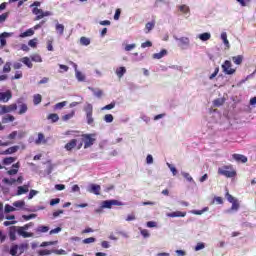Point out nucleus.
Returning a JSON list of instances; mask_svg holds the SVG:
<instances>
[{
	"label": "nucleus",
	"mask_w": 256,
	"mask_h": 256,
	"mask_svg": "<svg viewBox=\"0 0 256 256\" xmlns=\"http://www.w3.org/2000/svg\"><path fill=\"white\" fill-rule=\"evenodd\" d=\"M209 39H211V33H209V32H204L199 35L200 41H209Z\"/></svg>",
	"instance_id": "nucleus-23"
},
{
	"label": "nucleus",
	"mask_w": 256,
	"mask_h": 256,
	"mask_svg": "<svg viewBox=\"0 0 256 256\" xmlns=\"http://www.w3.org/2000/svg\"><path fill=\"white\" fill-rule=\"evenodd\" d=\"M55 189H56V191H64L65 185L64 184H56Z\"/></svg>",
	"instance_id": "nucleus-64"
},
{
	"label": "nucleus",
	"mask_w": 256,
	"mask_h": 256,
	"mask_svg": "<svg viewBox=\"0 0 256 256\" xmlns=\"http://www.w3.org/2000/svg\"><path fill=\"white\" fill-rule=\"evenodd\" d=\"M88 191L89 193H93L94 195H101V185L91 184Z\"/></svg>",
	"instance_id": "nucleus-9"
},
{
	"label": "nucleus",
	"mask_w": 256,
	"mask_h": 256,
	"mask_svg": "<svg viewBox=\"0 0 256 256\" xmlns=\"http://www.w3.org/2000/svg\"><path fill=\"white\" fill-rule=\"evenodd\" d=\"M221 39L226 47H229V40L227 39V32L221 33Z\"/></svg>",
	"instance_id": "nucleus-35"
},
{
	"label": "nucleus",
	"mask_w": 256,
	"mask_h": 256,
	"mask_svg": "<svg viewBox=\"0 0 256 256\" xmlns=\"http://www.w3.org/2000/svg\"><path fill=\"white\" fill-rule=\"evenodd\" d=\"M142 49H145L147 47H153V43L151 41H146L141 44Z\"/></svg>",
	"instance_id": "nucleus-56"
},
{
	"label": "nucleus",
	"mask_w": 256,
	"mask_h": 256,
	"mask_svg": "<svg viewBox=\"0 0 256 256\" xmlns=\"http://www.w3.org/2000/svg\"><path fill=\"white\" fill-rule=\"evenodd\" d=\"M51 245H57V241L42 242L40 247H49Z\"/></svg>",
	"instance_id": "nucleus-46"
},
{
	"label": "nucleus",
	"mask_w": 256,
	"mask_h": 256,
	"mask_svg": "<svg viewBox=\"0 0 256 256\" xmlns=\"http://www.w3.org/2000/svg\"><path fill=\"white\" fill-rule=\"evenodd\" d=\"M28 107H27V104H25V103H22L21 105H20V109H19V112H18V115H24V113L26 112V111H28Z\"/></svg>",
	"instance_id": "nucleus-33"
},
{
	"label": "nucleus",
	"mask_w": 256,
	"mask_h": 256,
	"mask_svg": "<svg viewBox=\"0 0 256 256\" xmlns=\"http://www.w3.org/2000/svg\"><path fill=\"white\" fill-rule=\"evenodd\" d=\"M28 45L29 47H33V49H35L37 47V38L29 40Z\"/></svg>",
	"instance_id": "nucleus-49"
},
{
	"label": "nucleus",
	"mask_w": 256,
	"mask_h": 256,
	"mask_svg": "<svg viewBox=\"0 0 256 256\" xmlns=\"http://www.w3.org/2000/svg\"><path fill=\"white\" fill-rule=\"evenodd\" d=\"M47 119L51 121V123H57V121H59V115L52 113L47 116Z\"/></svg>",
	"instance_id": "nucleus-24"
},
{
	"label": "nucleus",
	"mask_w": 256,
	"mask_h": 256,
	"mask_svg": "<svg viewBox=\"0 0 256 256\" xmlns=\"http://www.w3.org/2000/svg\"><path fill=\"white\" fill-rule=\"evenodd\" d=\"M232 61L235 65H241L243 63V55L233 56Z\"/></svg>",
	"instance_id": "nucleus-22"
},
{
	"label": "nucleus",
	"mask_w": 256,
	"mask_h": 256,
	"mask_svg": "<svg viewBox=\"0 0 256 256\" xmlns=\"http://www.w3.org/2000/svg\"><path fill=\"white\" fill-rule=\"evenodd\" d=\"M23 253V246L14 245L10 249V255L12 256H19Z\"/></svg>",
	"instance_id": "nucleus-8"
},
{
	"label": "nucleus",
	"mask_w": 256,
	"mask_h": 256,
	"mask_svg": "<svg viewBox=\"0 0 256 256\" xmlns=\"http://www.w3.org/2000/svg\"><path fill=\"white\" fill-rule=\"evenodd\" d=\"M82 147L83 142L77 144V139H72L65 144L64 149H66V151H71L72 149H77L79 151V149H81Z\"/></svg>",
	"instance_id": "nucleus-5"
},
{
	"label": "nucleus",
	"mask_w": 256,
	"mask_h": 256,
	"mask_svg": "<svg viewBox=\"0 0 256 256\" xmlns=\"http://www.w3.org/2000/svg\"><path fill=\"white\" fill-rule=\"evenodd\" d=\"M205 211H209V208L208 207H205L204 209L202 210H192L191 213L193 215H203L205 213Z\"/></svg>",
	"instance_id": "nucleus-38"
},
{
	"label": "nucleus",
	"mask_w": 256,
	"mask_h": 256,
	"mask_svg": "<svg viewBox=\"0 0 256 256\" xmlns=\"http://www.w3.org/2000/svg\"><path fill=\"white\" fill-rule=\"evenodd\" d=\"M56 31L59 33V35H63L65 33V26L63 24H56Z\"/></svg>",
	"instance_id": "nucleus-31"
},
{
	"label": "nucleus",
	"mask_w": 256,
	"mask_h": 256,
	"mask_svg": "<svg viewBox=\"0 0 256 256\" xmlns=\"http://www.w3.org/2000/svg\"><path fill=\"white\" fill-rule=\"evenodd\" d=\"M83 243H85L86 245H89V243H95V238L93 237L86 238L83 240Z\"/></svg>",
	"instance_id": "nucleus-63"
},
{
	"label": "nucleus",
	"mask_w": 256,
	"mask_h": 256,
	"mask_svg": "<svg viewBox=\"0 0 256 256\" xmlns=\"http://www.w3.org/2000/svg\"><path fill=\"white\" fill-rule=\"evenodd\" d=\"M113 205L119 206L121 205V202H119V200H105L102 202V209H111V207H113Z\"/></svg>",
	"instance_id": "nucleus-7"
},
{
	"label": "nucleus",
	"mask_w": 256,
	"mask_h": 256,
	"mask_svg": "<svg viewBox=\"0 0 256 256\" xmlns=\"http://www.w3.org/2000/svg\"><path fill=\"white\" fill-rule=\"evenodd\" d=\"M13 211H16L15 207H13L9 204L5 205V207H4V212L5 213H12Z\"/></svg>",
	"instance_id": "nucleus-42"
},
{
	"label": "nucleus",
	"mask_w": 256,
	"mask_h": 256,
	"mask_svg": "<svg viewBox=\"0 0 256 256\" xmlns=\"http://www.w3.org/2000/svg\"><path fill=\"white\" fill-rule=\"evenodd\" d=\"M36 231L37 233H47L49 231V226H38Z\"/></svg>",
	"instance_id": "nucleus-37"
},
{
	"label": "nucleus",
	"mask_w": 256,
	"mask_h": 256,
	"mask_svg": "<svg viewBox=\"0 0 256 256\" xmlns=\"http://www.w3.org/2000/svg\"><path fill=\"white\" fill-rule=\"evenodd\" d=\"M75 116V110H72L71 113L66 114L62 117L63 121H69V119H72V117Z\"/></svg>",
	"instance_id": "nucleus-41"
},
{
	"label": "nucleus",
	"mask_w": 256,
	"mask_h": 256,
	"mask_svg": "<svg viewBox=\"0 0 256 256\" xmlns=\"http://www.w3.org/2000/svg\"><path fill=\"white\" fill-rule=\"evenodd\" d=\"M11 97H13V95L11 94V91L0 93V101H2L3 103H7V101H9Z\"/></svg>",
	"instance_id": "nucleus-11"
},
{
	"label": "nucleus",
	"mask_w": 256,
	"mask_h": 256,
	"mask_svg": "<svg viewBox=\"0 0 256 256\" xmlns=\"http://www.w3.org/2000/svg\"><path fill=\"white\" fill-rule=\"evenodd\" d=\"M25 193H29V186H19L16 195H25Z\"/></svg>",
	"instance_id": "nucleus-15"
},
{
	"label": "nucleus",
	"mask_w": 256,
	"mask_h": 256,
	"mask_svg": "<svg viewBox=\"0 0 256 256\" xmlns=\"http://www.w3.org/2000/svg\"><path fill=\"white\" fill-rule=\"evenodd\" d=\"M167 166L169 167L170 171L172 172L173 175H177V168L175 166L167 163Z\"/></svg>",
	"instance_id": "nucleus-61"
},
{
	"label": "nucleus",
	"mask_w": 256,
	"mask_h": 256,
	"mask_svg": "<svg viewBox=\"0 0 256 256\" xmlns=\"http://www.w3.org/2000/svg\"><path fill=\"white\" fill-rule=\"evenodd\" d=\"M126 73L127 69L123 66L116 69V75L117 77H119V79H121V77H123V75H125Z\"/></svg>",
	"instance_id": "nucleus-19"
},
{
	"label": "nucleus",
	"mask_w": 256,
	"mask_h": 256,
	"mask_svg": "<svg viewBox=\"0 0 256 256\" xmlns=\"http://www.w3.org/2000/svg\"><path fill=\"white\" fill-rule=\"evenodd\" d=\"M20 62L26 65L28 69H33V63L31 62V59L29 57H23L20 59Z\"/></svg>",
	"instance_id": "nucleus-16"
},
{
	"label": "nucleus",
	"mask_w": 256,
	"mask_h": 256,
	"mask_svg": "<svg viewBox=\"0 0 256 256\" xmlns=\"http://www.w3.org/2000/svg\"><path fill=\"white\" fill-rule=\"evenodd\" d=\"M19 151V146H12L5 151L1 152V155H13V153H17Z\"/></svg>",
	"instance_id": "nucleus-12"
},
{
	"label": "nucleus",
	"mask_w": 256,
	"mask_h": 256,
	"mask_svg": "<svg viewBox=\"0 0 256 256\" xmlns=\"http://www.w3.org/2000/svg\"><path fill=\"white\" fill-rule=\"evenodd\" d=\"M33 15H36V17H39V15H43V10L39 9L38 7H34L32 9Z\"/></svg>",
	"instance_id": "nucleus-44"
},
{
	"label": "nucleus",
	"mask_w": 256,
	"mask_h": 256,
	"mask_svg": "<svg viewBox=\"0 0 256 256\" xmlns=\"http://www.w3.org/2000/svg\"><path fill=\"white\" fill-rule=\"evenodd\" d=\"M41 101H43V97L41 96V94L34 95V97H33L34 105H39V103H41Z\"/></svg>",
	"instance_id": "nucleus-30"
},
{
	"label": "nucleus",
	"mask_w": 256,
	"mask_h": 256,
	"mask_svg": "<svg viewBox=\"0 0 256 256\" xmlns=\"http://www.w3.org/2000/svg\"><path fill=\"white\" fill-rule=\"evenodd\" d=\"M32 35H35V30L33 28H30L26 30L25 32L20 34V37L25 38V37H32Z\"/></svg>",
	"instance_id": "nucleus-20"
},
{
	"label": "nucleus",
	"mask_w": 256,
	"mask_h": 256,
	"mask_svg": "<svg viewBox=\"0 0 256 256\" xmlns=\"http://www.w3.org/2000/svg\"><path fill=\"white\" fill-rule=\"evenodd\" d=\"M187 212L175 211L167 214V217H185Z\"/></svg>",
	"instance_id": "nucleus-17"
},
{
	"label": "nucleus",
	"mask_w": 256,
	"mask_h": 256,
	"mask_svg": "<svg viewBox=\"0 0 256 256\" xmlns=\"http://www.w3.org/2000/svg\"><path fill=\"white\" fill-rule=\"evenodd\" d=\"M2 182H4L6 185H14V183H17V180L12 178L9 180V178H4L2 180Z\"/></svg>",
	"instance_id": "nucleus-43"
},
{
	"label": "nucleus",
	"mask_w": 256,
	"mask_h": 256,
	"mask_svg": "<svg viewBox=\"0 0 256 256\" xmlns=\"http://www.w3.org/2000/svg\"><path fill=\"white\" fill-rule=\"evenodd\" d=\"M218 175H222L227 179H233V177H237V170L233 168V165H224L218 168Z\"/></svg>",
	"instance_id": "nucleus-1"
},
{
	"label": "nucleus",
	"mask_w": 256,
	"mask_h": 256,
	"mask_svg": "<svg viewBox=\"0 0 256 256\" xmlns=\"http://www.w3.org/2000/svg\"><path fill=\"white\" fill-rule=\"evenodd\" d=\"M41 143H47L45 135L43 133H38V139L35 140L36 145H41Z\"/></svg>",
	"instance_id": "nucleus-18"
},
{
	"label": "nucleus",
	"mask_w": 256,
	"mask_h": 256,
	"mask_svg": "<svg viewBox=\"0 0 256 256\" xmlns=\"http://www.w3.org/2000/svg\"><path fill=\"white\" fill-rule=\"evenodd\" d=\"M13 207H16V209H23L25 207V201L18 200L13 203Z\"/></svg>",
	"instance_id": "nucleus-28"
},
{
	"label": "nucleus",
	"mask_w": 256,
	"mask_h": 256,
	"mask_svg": "<svg viewBox=\"0 0 256 256\" xmlns=\"http://www.w3.org/2000/svg\"><path fill=\"white\" fill-rule=\"evenodd\" d=\"M154 28H155V21L148 22L145 25L146 33H149L150 31H153Z\"/></svg>",
	"instance_id": "nucleus-27"
},
{
	"label": "nucleus",
	"mask_w": 256,
	"mask_h": 256,
	"mask_svg": "<svg viewBox=\"0 0 256 256\" xmlns=\"http://www.w3.org/2000/svg\"><path fill=\"white\" fill-rule=\"evenodd\" d=\"M17 111V104L3 105L0 107V115H5V113H13Z\"/></svg>",
	"instance_id": "nucleus-6"
},
{
	"label": "nucleus",
	"mask_w": 256,
	"mask_h": 256,
	"mask_svg": "<svg viewBox=\"0 0 256 256\" xmlns=\"http://www.w3.org/2000/svg\"><path fill=\"white\" fill-rule=\"evenodd\" d=\"M115 105H116V103H115V101H113V102H111L110 104L104 106V107L102 108V110H103V111H111V109H115Z\"/></svg>",
	"instance_id": "nucleus-39"
},
{
	"label": "nucleus",
	"mask_w": 256,
	"mask_h": 256,
	"mask_svg": "<svg viewBox=\"0 0 256 256\" xmlns=\"http://www.w3.org/2000/svg\"><path fill=\"white\" fill-rule=\"evenodd\" d=\"M31 61H34L35 63H42L43 58H41V55L39 54H34L31 56Z\"/></svg>",
	"instance_id": "nucleus-32"
},
{
	"label": "nucleus",
	"mask_w": 256,
	"mask_h": 256,
	"mask_svg": "<svg viewBox=\"0 0 256 256\" xmlns=\"http://www.w3.org/2000/svg\"><path fill=\"white\" fill-rule=\"evenodd\" d=\"M76 78L78 79V81H85V75H83V73L76 71Z\"/></svg>",
	"instance_id": "nucleus-53"
},
{
	"label": "nucleus",
	"mask_w": 256,
	"mask_h": 256,
	"mask_svg": "<svg viewBox=\"0 0 256 256\" xmlns=\"http://www.w3.org/2000/svg\"><path fill=\"white\" fill-rule=\"evenodd\" d=\"M119 17H121V9H116L115 14H114V20L119 21Z\"/></svg>",
	"instance_id": "nucleus-58"
},
{
	"label": "nucleus",
	"mask_w": 256,
	"mask_h": 256,
	"mask_svg": "<svg viewBox=\"0 0 256 256\" xmlns=\"http://www.w3.org/2000/svg\"><path fill=\"white\" fill-rule=\"evenodd\" d=\"M51 253H53V250L45 249V250H39L38 251V255H40V256L51 255Z\"/></svg>",
	"instance_id": "nucleus-45"
},
{
	"label": "nucleus",
	"mask_w": 256,
	"mask_h": 256,
	"mask_svg": "<svg viewBox=\"0 0 256 256\" xmlns=\"http://www.w3.org/2000/svg\"><path fill=\"white\" fill-rule=\"evenodd\" d=\"M84 111L86 113L87 124L93 125V123H95V120L93 119V105L87 104L84 107Z\"/></svg>",
	"instance_id": "nucleus-4"
},
{
	"label": "nucleus",
	"mask_w": 256,
	"mask_h": 256,
	"mask_svg": "<svg viewBox=\"0 0 256 256\" xmlns=\"http://www.w3.org/2000/svg\"><path fill=\"white\" fill-rule=\"evenodd\" d=\"M7 33L4 32L2 35H0V47H5V45H7V40L5 39V37H7Z\"/></svg>",
	"instance_id": "nucleus-29"
},
{
	"label": "nucleus",
	"mask_w": 256,
	"mask_h": 256,
	"mask_svg": "<svg viewBox=\"0 0 256 256\" xmlns=\"http://www.w3.org/2000/svg\"><path fill=\"white\" fill-rule=\"evenodd\" d=\"M7 17H9V12L0 15V23H5V21H7Z\"/></svg>",
	"instance_id": "nucleus-51"
},
{
	"label": "nucleus",
	"mask_w": 256,
	"mask_h": 256,
	"mask_svg": "<svg viewBox=\"0 0 256 256\" xmlns=\"http://www.w3.org/2000/svg\"><path fill=\"white\" fill-rule=\"evenodd\" d=\"M213 105H214V107H221V105H223V100H221V99H215L214 101H213Z\"/></svg>",
	"instance_id": "nucleus-55"
},
{
	"label": "nucleus",
	"mask_w": 256,
	"mask_h": 256,
	"mask_svg": "<svg viewBox=\"0 0 256 256\" xmlns=\"http://www.w3.org/2000/svg\"><path fill=\"white\" fill-rule=\"evenodd\" d=\"M232 159H234V161L237 163H247L248 161L247 156L242 154H233Z\"/></svg>",
	"instance_id": "nucleus-10"
},
{
	"label": "nucleus",
	"mask_w": 256,
	"mask_h": 256,
	"mask_svg": "<svg viewBox=\"0 0 256 256\" xmlns=\"http://www.w3.org/2000/svg\"><path fill=\"white\" fill-rule=\"evenodd\" d=\"M104 121H105L106 123H113V116H112L111 114H106V115L104 116Z\"/></svg>",
	"instance_id": "nucleus-48"
},
{
	"label": "nucleus",
	"mask_w": 256,
	"mask_h": 256,
	"mask_svg": "<svg viewBox=\"0 0 256 256\" xmlns=\"http://www.w3.org/2000/svg\"><path fill=\"white\" fill-rule=\"evenodd\" d=\"M95 134H82L81 135V143L83 146L84 143V149H89V147H92V145L95 144Z\"/></svg>",
	"instance_id": "nucleus-2"
},
{
	"label": "nucleus",
	"mask_w": 256,
	"mask_h": 256,
	"mask_svg": "<svg viewBox=\"0 0 256 256\" xmlns=\"http://www.w3.org/2000/svg\"><path fill=\"white\" fill-rule=\"evenodd\" d=\"M17 233L21 237H24V239H27V237H33V234L26 232L24 227H18Z\"/></svg>",
	"instance_id": "nucleus-13"
},
{
	"label": "nucleus",
	"mask_w": 256,
	"mask_h": 256,
	"mask_svg": "<svg viewBox=\"0 0 256 256\" xmlns=\"http://www.w3.org/2000/svg\"><path fill=\"white\" fill-rule=\"evenodd\" d=\"M179 11H181V13L187 14V13H189V6L181 5V6H179Z\"/></svg>",
	"instance_id": "nucleus-47"
},
{
	"label": "nucleus",
	"mask_w": 256,
	"mask_h": 256,
	"mask_svg": "<svg viewBox=\"0 0 256 256\" xmlns=\"http://www.w3.org/2000/svg\"><path fill=\"white\" fill-rule=\"evenodd\" d=\"M17 161V158L15 157H6L3 159L2 163L3 165H11L12 163H15Z\"/></svg>",
	"instance_id": "nucleus-21"
},
{
	"label": "nucleus",
	"mask_w": 256,
	"mask_h": 256,
	"mask_svg": "<svg viewBox=\"0 0 256 256\" xmlns=\"http://www.w3.org/2000/svg\"><path fill=\"white\" fill-rule=\"evenodd\" d=\"M182 176L189 181V183L193 182V177H191V174L187 172H182Z\"/></svg>",
	"instance_id": "nucleus-50"
},
{
	"label": "nucleus",
	"mask_w": 256,
	"mask_h": 256,
	"mask_svg": "<svg viewBox=\"0 0 256 256\" xmlns=\"http://www.w3.org/2000/svg\"><path fill=\"white\" fill-rule=\"evenodd\" d=\"M231 210L232 211H239V202L237 200L232 202Z\"/></svg>",
	"instance_id": "nucleus-54"
},
{
	"label": "nucleus",
	"mask_w": 256,
	"mask_h": 256,
	"mask_svg": "<svg viewBox=\"0 0 256 256\" xmlns=\"http://www.w3.org/2000/svg\"><path fill=\"white\" fill-rule=\"evenodd\" d=\"M3 73H11V62H6L3 66Z\"/></svg>",
	"instance_id": "nucleus-40"
},
{
	"label": "nucleus",
	"mask_w": 256,
	"mask_h": 256,
	"mask_svg": "<svg viewBox=\"0 0 256 256\" xmlns=\"http://www.w3.org/2000/svg\"><path fill=\"white\" fill-rule=\"evenodd\" d=\"M233 64H231V61L225 60L222 64V71L225 73V75H235L237 72V69L232 68Z\"/></svg>",
	"instance_id": "nucleus-3"
},
{
	"label": "nucleus",
	"mask_w": 256,
	"mask_h": 256,
	"mask_svg": "<svg viewBox=\"0 0 256 256\" xmlns=\"http://www.w3.org/2000/svg\"><path fill=\"white\" fill-rule=\"evenodd\" d=\"M65 105H67V101H63V102L57 103L55 105V109H63V107H65Z\"/></svg>",
	"instance_id": "nucleus-59"
},
{
	"label": "nucleus",
	"mask_w": 256,
	"mask_h": 256,
	"mask_svg": "<svg viewBox=\"0 0 256 256\" xmlns=\"http://www.w3.org/2000/svg\"><path fill=\"white\" fill-rule=\"evenodd\" d=\"M80 43L81 45H85L87 47V45H91V40L85 36L80 38Z\"/></svg>",
	"instance_id": "nucleus-36"
},
{
	"label": "nucleus",
	"mask_w": 256,
	"mask_h": 256,
	"mask_svg": "<svg viewBox=\"0 0 256 256\" xmlns=\"http://www.w3.org/2000/svg\"><path fill=\"white\" fill-rule=\"evenodd\" d=\"M16 235H17V226L10 227V231H9L10 241H15V239H17Z\"/></svg>",
	"instance_id": "nucleus-14"
},
{
	"label": "nucleus",
	"mask_w": 256,
	"mask_h": 256,
	"mask_svg": "<svg viewBox=\"0 0 256 256\" xmlns=\"http://www.w3.org/2000/svg\"><path fill=\"white\" fill-rule=\"evenodd\" d=\"M50 15H52L50 11L43 12L42 15L36 16L34 21H40V19H43V17H50Z\"/></svg>",
	"instance_id": "nucleus-34"
},
{
	"label": "nucleus",
	"mask_w": 256,
	"mask_h": 256,
	"mask_svg": "<svg viewBox=\"0 0 256 256\" xmlns=\"http://www.w3.org/2000/svg\"><path fill=\"white\" fill-rule=\"evenodd\" d=\"M178 41H180L181 45H189V39L187 37H181Z\"/></svg>",
	"instance_id": "nucleus-52"
},
{
	"label": "nucleus",
	"mask_w": 256,
	"mask_h": 256,
	"mask_svg": "<svg viewBox=\"0 0 256 256\" xmlns=\"http://www.w3.org/2000/svg\"><path fill=\"white\" fill-rule=\"evenodd\" d=\"M201 249H205V244L200 242L195 246V251H201Z\"/></svg>",
	"instance_id": "nucleus-60"
},
{
	"label": "nucleus",
	"mask_w": 256,
	"mask_h": 256,
	"mask_svg": "<svg viewBox=\"0 0 256 256\" xmlns=\"http://www.w3.org/2000/svg\"><path fill=\"white\" fill-rule=\"evenodd\" d=\"M13 121H15V116L9 114L2 119V123H13Z\"/></svg>",
	"instance_id": "nucleus-26"
},
{
	"label": "nucleus",
	"mask_w": 256,
	"mask_h": 256,
	"mask_svg": "<svg viewBox=\"0 0 256 256\" xmlns=\"http://www.w3.org/2000/svg\"><path fill=\"white\" fill-rule=\"evenodd\" d=\"M165 55H167V50H161L159 53H155L153 54V58L154 59H163V57H165Z\"/></svg>",
	"instance_id": "nucleus-25"
},
{
	"label": "nucleus",
	"mask_w": 256,
	"mask_h": 256,
	"mask_svg": "<svg viewBox=\"0 0 256 256\" xmlns=\"http://www.w3.org/2000/svg\"><path fill=\"white\" fill-rule=\"evenodd\" d=\"M135 47H137L136 44H128L125 46V51H133V49H135Z\"/></svg>",
	"instance_id": "nucleus-62"
},
{
	"label": "nucleus",
	"mask_w": 256,
	"mask_h": 256,
	"mask_svg": "<svg viewBox=\"0 0 256 256\" xmlns=\"http://www.w3.org/2000/svg\"><path fill=\"white\" fill-rule=\"evenodd\" d=\"M52 253H55V255H67V251L60 249V250H52Z\"/></svg>",
	"instance_id": "nucleus-57"
}]
</instances>
